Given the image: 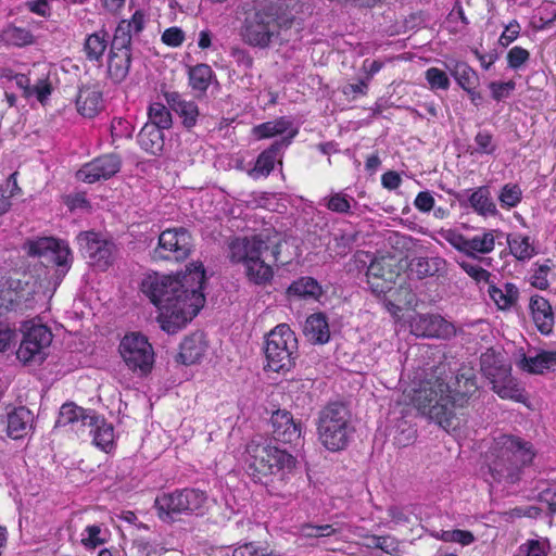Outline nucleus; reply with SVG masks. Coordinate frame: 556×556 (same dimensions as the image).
Segmentation results:
<instances>
[{"mask_svg": "<svg viewBox=\"0 0 556 556\" xmlns=\"http://www.w3.org/2000/svg\"><path fill=\"white\" fill-rule=\"evenodd\" d=\"M265 548L257 547L255 543H244L232 551V556H267Z\"/></svg>", "mask_w": 556, "mask_h": 556, "instance_id": "nucleus-59", "label": "nucleus"}, {"mask_svg": "<svg viewBox=\"0 0 556 556\" xmlns=\"http://www.w3.org/2000/svg\"><path fill=\"white\" fill-rule=\"evenodd\" d=\"M489 88L492 93V98L496 101H502L509 97L510 92L515 90L516 84L514 80L505 83L492 81L489 84Z\"/></svg>", "mask_w": 556, "mask_h": 556, "instance_id": "nucleus-53", "label": "nucleus"}, {"mask_svg": "<svg viewBox=\"0 0 556 556\" xmlns=\"http://www.w3.org/2000/svg\"><path fill=\"white\" fill-rule=\"evenodd\" d=\"M459 266L468 276H470L477 282L484 281L488 285L491 282L490 281L491 274L486 269L482 268L481 266L473 265V264H470L467 262H460Z\"/></svg>", "mask_w": 556, "mask_h": 556, "instance_id": "nucleus-54", "label": "nucleus"}, {"mask_svg": "<svg viewBox=\"0 0 556 556\" xmlns=\"http://www.w3.org/2000/svg\"><path fill=\"white\" fill-rule=\"evenodd\" d=\"M88 427L93 435V443L101 450L109 452L114 444V428L112 424L97 416V422Z\"/></svg>", "mask_w": 556, "mask_h": 556, "instance_id": "nucleus-35", "label": "nucleus"}, {"mask_svg": "<svg viewBox=\"0 0 556 556\" xmlns=\"http://www.w3.org/2000/svg\"><path fill=\"white\" fill-rule=\"evenodd\" d=\"M138 144L151 155H160L164 149L163 129L146 123L137 136Z\"/></svg>", "mask_w": 556, "mask_h": 556, "instance_id": "nucleus-27", "label": "nucleus"}, {"mask_svg": "<svg viewBox=\"0 0 556 556\" xmlns=\"http://www.w3.org/2000/svg\"><path fill=\"white\" fill-rule=\"evenodd\" d=\"M265 357L267 368L275 372L289 371L299 357V344L294 331L287 324L277 325L266 337Z\"/></svg>", "mask_w": 556, "mask_h": 556, "instance_id": "nucleus-8", "label": "nucleus"}, {"mask_svg": "<svg viewBox=\"0 0 556 556\" xmlns=\"http://www.w3.org/2000/svg\"><path fill=\"white\" fill-rule=\"evenodd\" d=\"M207 500L206 493L199 489H182L156 496L154 507L157 517L164 522H174L180 515L202 514Z\"/></svg>", "mask_w": 556, "mask_h": 556, "instance_id": "nucleus-9", "label": "nucleus"}, {"mask_svg": "<svg viewBox=\"0 0 556 556\" xmlns=\"http://www.w3.org/2000/svg\"><path fill=\"white\" fill-rule=\"evenodd\" d=\"M451 74L464 90L476 88L479 84L478 74L465 62L456 63Z\"/></svg>", "mask_w": 556, "mask_h": 556, "instance_id": "nucleus-42", "label": "nucleus"}, {"mask_svg": "<svg viewBox=\"0 0 556 556\" xmlns=\"http://www.w3.org/2000/svg\"><path fill=\"white\" fill-rule=\"evenodd\" d=\"M489 470L494 481L515 484L521 479L522 469L534 458L532 445L513 435L498 437L490 451Z\"/></svg>", "mask_w": 556, "mask_h": 556, "instance_id": "nucleus-4", "label": "nucleus"}, {"mask_svg": "<svg viewBox=\"0 0 556 556\" xmlns=\"http://www.w3.org/2000/svg\"><path fill=\"white\" fill-rule=\"evenodd\" d=\"M148 124H152L161 129H169L173 125L170 111L161 102H153L148 109Z\"/></svg>", "mask_w": 556, "mask_h": 556, "instance_id": "nucleus-43", "label": "nucleus"}, {"mask_svg": "<svg viewBox=\"0 0 556 556\" xmlns=\"http://www.w3.org/2000/svg\"><path fill=\"white\" fill-rule=\"evenodd\" d=\"M122 159L115 153L103 154L89 163H86L77 172L76 176L79 180L93 184L101 179H110L119 172Z\"/></svg>", "mask_w": 556, "mask_h": 556, "instance_id": "nucleus-15", "label": "nucleus"}, {"mask_svg": "<svg viewBox=\"0 0 556 556\" xmlns=\"http://www.w3.org/2000/svg\"><path fill=\"white\" fill-rule=\"evenodd\" d=\"M551 260H546L544 264L538 265V268L534 269L533 275L531 276V285L534 288L540 290H545L548 288L547 275L551 271Z\"/></svg>", "mask_w": 556, "mask_h": 556, "instance_id": "nucleus-51", "label": "nucleus"}, {"mask_svg": "<svg viewBox=\"0 0 556 556\" xmlns=\"http://www.w3.org/2000/svg\"><path fill=\"white\" fill-rule=\"evenodd\" d=\"M451 386L446 383L445 367H437L434 375L425 381L415 391L413 403L415 407L430 420L437 422L443 429L455 428V412L457 408L448 391Z\"/></svg>", "mask_w": 556, "mask_h": 556, "instance_id": "nucleus-5", "label": "nucleus"}, {"mask_svg": "<svg viewBox=\"0 0 556 556\" xmlns=\"http://www.w3.org/2000/svg\"><path fill=\"white\" fill-rule=\"evenodd\" d=\"M414 204L420 212H430L434 206V198L429 191H421L417 194Z\"/></svg>", "mask_w": 556, "mask_h": 556, "instance_id": "nucleus-63", "label": "nucleus"}, {"mask_svg": "<svg viewBox=\"0 0 556 556\" xmlns=\"http://www.w3.org/2000/svg\"><path fill=\"white\" fill-rule=\"evenodd\" d=\"M51 341L52 333L48 327L26 323L16 356L23 363L42 362L46 357L45 349L50 345Z\"/></svg>", "mask_w": 556, "mask_h": 556, "instance_id": "nucleus-14", "label": "nucleus"}, {"mask_svg": "<svg viewBox=\"0 0 556 556\" xmlns=\"http://www.w3.org/2000/svg\"><path fill=\"white\" fill-rule=\"evenodd\" d=\"M108 48V33L98 31L89 35L84 43L86 59L90 62H101Z\"/></svg>", "mask_w": 556, "mask_h": 556, "instance_id": "nucleus-36", "label": "nucleus"}, {"mask_svg": "<svg viewBox=\"0 0 556 556\" xmlns=\"http://www.w3.org/2000/svg\"><path fill=\"white\" fill-rule=\"evenodd\" d=\"M494 245L495 238L492 231L476 235L468 238L467 256L476 258L478 254H488L493 251Z\"/></svg>", "mask_w": 556, "mask_h": 556, "instance_id": "nucleus-41", "label": "nucleus"}, {"mask_svg": "<svg viewBox=\"0 0 556 556\" xmlns=\"http://www.w3.org/2000/svg\"><path fill=\"white\" fill-rule=\"evenodd\" d=\"M412 333L425 338L446 339L454 333V327L439 314H419L410 323Z\"/></svg>", "mask_w": 556, "mask_h": 556, "instance_id": "nucleus-19", "label": "nucleus"}, {"mask_svg": "<svg viewBox=\"0 0 556 556\" xmlns=\"http://www.w3.org/2000/svg\"><path fill=\"white\" fill-rule=\"evenodd\" d=\"M298 130H291L289 136L281 137L273 142L268 149L264 150L255 162L253 173L257 176H268L274 169L277 154L292 142Z\"/></svg>", "mask_w": 556, "mask_h": 556, "instance_id": "nucleus-20", "label": "nucleus"}, {"mask_svg": "<svg viewBox=\"0 0 556 556\" xmlns=\"http://www.w3.org/2000/svg\"><path fill=\"white\" fill-rule=\"evenodd\" d=\"M205 351L204 334L195 332L181 342L177 362L187 366L195 364L204 356Z\"/></svg>", "mask_w": 556, "mask_h": 556, "instance_id": "nucleus-26", "label": "nucleus"}, {"mask_svg": "<svg viewBox=\"0 0 556 556\" xmlns=\"http://www.w3.org/2000/svg\"><path fill=\"white\" fill-rule=\"evenodd\" d=\"M1 40L14 47H25L34 43L35 37L30 30L15 25H8L0 34Z\"/></svg>", "mask_w": 556, "mask_h": 556, "instance_id": "nucleus-38", "label": "nucleus"}, {"mask_svg": "<svg viewBox=\"0 0 556 556\" xmlns=\"http://www.w3.org/2000/svg\"><path fill=\"white\" fill-rule=\"evenodd\" d=\"M530 58L528 50L521 47H514L507 53V62L510 68L517 70Z\"/></svg>", "mask_w": 556, "mask_h": 556, "instance_id": "nucleus-55", "label": "nucleus"}, {"mask_svg": "<svg viewBox=\"0 0 556 556\" xmlns=\"http://www.w3.org/2000/svg\"><path fill=\"white\" fill-rule=\"evenodd\" d=\"M445 265L441 257H415L409 263V269L418 279L439 274Z\"/></svg>", "mask_w": 556, "mask_h": 556, "instance_id": "nucleus-34", "label": "nucleus"}, {"mask_svg": "<svg viewBox=\"0 0 556 556\" xmlns=\"http://www.w3.org/2000/svg\"><path fill=\"white\" fill-rule=\"evenodd\" d=\"M193 247L191 233L184 227L170 228L161 232L159 245L153 251L155 260L184 261Z\"/></svg>", "mask_w": 556, "mask_h": 556, "instance_id": "nucleus-13", "label": "nucleus"}, {"mask_svg": "<svg viewBox=\"0 0 556 556\" xmlns=\"http://www.w3.org/2000/svg\"><path fill=\"white\" fill-rule=\"evenodd\" d=\"M389 267V265L387 266L386 258L382 257L380 260H374L368 266L366 274L367 278L375 280L386 279V277H388V271L391 270Z\"/></svg>", "mask_w": 556, "mask_h": 556, "instance_id": "nucleus-56", "label": "nucleus"}, {"mask_svg": "<svg viewBox=\"0 0 556 556\" xmlns=\"http://www.w3.org/2000/svg\"><path fill=\"white\" fill-rule=\"evenodd\" d=\"M321 293V288L316 279L312 277H301L293 281L288 288V294L299 298H317Z\"/></svg>", "mask_w": 556, "mask_h": 556, "instance_id": "nucleus-40", "label": "nucleus"}, {"mask_svg": "<svg viewBox=\"0 0 556 556\" xmlns=\"http://www.w3.org/2000/svg\"><path fill=\"white\" fill-rule=\"evenodd\" d=\"M507 242L510 253L518 261H529L538 253L535 247L530 242V238L528 236L514 235L513 237H508Z\"/></svg>", "mask_w": 556, "mask_h": 556, "instance_id": "nucleus-39", "label": "nucleus"}, {"mask_svg": "<svg viewBox=\"0 0 556 556\" xmlns=\"http://www.w3.org/2000/svg\"><path fill=\"white\" fill-rule=\"evenodd\" d=\"M131 45L125 38H113L108 58V74L113 83L119 84L126 79L131 65Z\"/></svg>", "mask_w": 556, "mask_h": 556, "instance_id": "nucleus-17", "label": "nucleus"}, {"mask_svg": "<svg viewBox=\"0 0 556 556\" xmlns=\"http://www.w3.org/2000/svg\"><path fill=\"white\" fill-rule=\"evenodd\" d=\"M355 429L351 413L341 402H332L318 413L317 433L320 443L331 452L346 448Z\"/></svg>", "mask_w": 556, "mask_h": 556, "instance_id": "nucleus-7", "label": "nucleus"}, {"mask_svg": "<svg viewBox=\"0 0 556 556\" xmlns=\"http://www.w3.org/2000/svg\"><path fill=\"white\" fill-rule=\"evenodd\" d=\"M477 151L480 153L492 154L496 146L493 143V137L488 131H479L475 137Z\"/></svg>", "mask_w": 556, "mask_h": 556, "instance_id": "nucleus-57", "label": "nucleus"}, {"mask_svg": "<svg viewBox=\"0 0 556 556\" xmlns=\"http://www.w3.org/2000/svg\"><path fill=\"white\" fill-rule=\"evenodd\" d=\"M230 55L233 58L235 62L244 68H251L253 65V58L250 53L241 49L239 47L231 48Z\"/></svg>", "mask_w": 556, "mask_h": 556, "instance_id": "nucleus-62", "label": "nucleus"}, {"mask_svg": "<svg viewBox=\"0 0 556 556\" xmlns=\"http://www.w3.org/2000/svg\"><path fill=\"white\" fill-rule=\"evenodd\" d=\"M488 293L501 309H507L514 306L519 296L518 288L510 282H505L503 287L500 288L491 281L489 283Z\"/></svg>", "mask_w": 556, "mask_h": 556, "instance_id": "nucleus-30", "label": "nucleus"}, {"mask_svg": "<svg viewBox=\"0 0 556 556\" xmlns=\"http://www.w3.org/2000/svg\"><path fill=\"white\" fill-rule=\"evenodd\" d=\"M492 390L505 400L521 401L522 394L516 380L511 377V369H502L500 376L491 381Z\"/></svg>", "mask_w": 556, "mask_h": 556, "instance_id": "nucleus-29", "label": "nucleus"}, {"mask_svg": "<svg viewBox=\"0 0 556 556\" xmlns=\"http://www.w3.org/2000/svg\"><path fill=\"white\" fill-rule=\"evenodd\" d=\"M539 497L542 503H546L552 514L556 513V485L554 488L543 490Z\"/></svg>", "mask_w": 556, "mask_h": 556, "instance_id": "nucleus-64", "label": "nucleus"}, {"mask_svg": "<svg viewBox=\"0 0 556 556\" xmlns=\"http://www.w3.org/2000/svg\"><path fill=\"white\" fill-rule=\"evenodd\" d=\"M29 256L43 258L58 267V274L64 276L72 266V253L64 241L51 237L39 238L25 244Z\"/></svg>", "mask_w": 556, "mask_h": 556, "instance_id": "nucleus-12", "label": "nucleus"}, {"mask_svg": "<svg viewBox=\"0 0 556 556\" xmlns=\"http://www.w3.org/2000/svg\"><path fill=\"white\" fill-rule=\"evenodd\" d=\"M229 258L244 265L248 279L258 286L267 285L274 277V265L289 263L280 261L281 240L263 233L238 237L229 242Z\"/></svg>", "mask_w": 556, "mask_h": 556, "instance_id": "nucleus-3", "label": "nucleus"}, {"mask_svg": "<svg viewBox=\"0 0 556 556\" xmlns=\"http://www.w3.org/2000/svg\"><path fill=\"white\" fill-rule=\"evenodd\" d=\"M186 39L185 31L177 26L165 29L162 34L161 40L164 45L173 48L180 47Z\"/></svg>", "mask_w": 556, "mask_h": 556, "instance_id": "nucleus-52", "label": "nucleus"}, {"mask_svg": "<svg viewBox=\"0 0 556 556\" xmlns=\"http://www.w3.org/2000/svg\"><path fill=\"white\" fill-rule=\"evenodd\" d=\"M470 207L481 216L497 214L496 205L492 199L489 186L478 187L468 198Z\"/></svg>", "mask_w": 556, "mask_h": 556, "instance_id": "nucleus-32", "label": "nucleus"}, {"mask_svg": "<svg viewBox=\"0 0 556 556\" xmlns=\"http://www.w3.org/2000/svg\"><path fill=\"white\" fill-rule=\"evenodd\" d=\"M291 130H296L295 128H292V123L286 117H279L275 121L265 122L254 126L252 128V135L256 139L262 140L285 134L286 136H289Z\"/></svg>", "mask_w": 556, "mask_h": 556, "instance_id": "nucleus-31", "label": "nucleus"}, {"mask_svg": "<svg viewBox=\"0 0 556 556\" xmlns=\"http://www.w3.org/2000/svg\"><path fill=\"white\" fill-rule=\"evenodd\" d=\"M292 0H268L244 14L240 37L244 43L267 49L274 42L289 41L286 33L294 20L295 3Z\"/></svg>", "mask_w": 556, "mask_h": 556, "instance_id": "nucleus-2", "label": "nucleus"}, {"mask_svg": "<svg viewBox=\"0 0 556 556\" xmlns=\"http://www.w3.org/2000/svg\"><path fill=\"white\" fill-rule=\"evenodd\" d=\"M544 358L543 352L541 351L535 356H526L523 355L519 362V366L521 369L530 372V374H543L545 368V364L541 361Z\"/></svg>", "mask_w": 556, "mask_h": 556, "instance_id": "nucleus-49", "label": "nucleus"}, {"mask_svg": "<svg viewBox=\"0 0 556 556\" xmlns=\"http://www.w3.org/2000/svg\"><path fill=\"white\" fill-rule=\"evenodd\" d=\"M533 321L542 334H549L554 328V314L549 302L541 295H532L529 304Z\"/></svg>", "mask_w": 556, "mask_h": 556, "instance_id": "nucleus-22", "label": "nucleus"}, {"mask_svg": "<svg viewBox=\"0 0 556 556\" xmlns=\"http://www.w3.org/2000/svg\"><path fill=\"white\" fill-rule=\"evenodd\" d=\"M34 416L31 412L24 407L14 408L8 414L7 433L13 440H18L28 434L31 429Z\"/></svg>", "mask_w": 556, "mask_h": 556, "instance_id": "nucleus-25", "label": "nucleus"}, {"mask_svg": "<svg viewBox=\"0 0 556 556\" xmlns=\"http://www.w3.org/2000/svg\"><path fill=\"white\" fill-rule=\"evenodd\" d=\"M164 97L170 110L182 119V125L186 128L190 129L195 126L200 113L193 101H187L176 91L165 92Z\"/></svg>", "mask_w": 556, "mask_h": 556, "instance_id": "nucleus-21", "label": "nucleus"}, {"mask_svg": "<svg viewBox=\"0 0 556 556\" xmlns=\"http://www.w3.org/2000/svg\"><path fill=\"white\" fill-rule=\"evenodd\" d=\"M300 532L305 538H326L336 534L338 529L328 523L320 526L304 523L300 527Z\"/></svg>", "mask_w": 556, "mask_h": 556, "instance_id": "nucleus-47", "label": "nucleus"}, {"mask_svg": "<svg viewBox=\"0 0 556 556\" xmlns=\"http://www.w3.org/2000/svg\"><path fill=\"white\" fill-rule=\"evenodd\" d=\"M204 283L205 270L200 263L191 264L176 276H148L141 283V290L160 311L161 328L167 333H175L204 306Z\"/></svg>", "mask_w": 556, "mask_h": 556, "instance_id": "nucleus-1", "label": "nucleus"}, {"mask_svg": "<svg viewBox=\"0 0 556 556\" xmlns=\"http://www.w3.org/2000/svg\"><path fill=\"white\" fill-rule=\"evenodd\" d=\"M445 240L457 251L467 255L468 250V238L456 231H448L445 236Z\"/></svg>", "mask_w": 556, "mask_h": 556, "instance_id": "nucleus-61", "label": "nucleus"}, {"mask_svg": "<svg viewBox=\"0 0 556 556\" xmlns=\"http://www.w3.org/2000/svg\"><path fill=\"white\" fill-rule=\"evenodd\" d=\"M271 435L275 441L298 445L301 441L302 425L293 419L290 412L277 409L270 417Z\"/></svg>", "mask_w": 556, "mask_h": 556, "instance_id": "nucleus-18", "label": "nucleus"}, {"mask_svg": "<svg viewBox=\"0 0 556 556\" xmlns=\"http://www.w3.org/2000/svg\"><path fill=\"white\" fill-rule=\"evenodd\" d=\"M520 33L519 23L514 20L506 27L500 37V43L504 47L510 45L514 40L517 39Z\"/></svg>", "mask_w": 556, "mask_h": 556, "instance_id": "nucleus-60", "label": "nucleus"}, {"mask_svg": "<svg viewBox=\"0 0 556 556\" xmlns=\"http://www.w3.org/2000/svg\"><path fill=\"white\" fill-rule=\"evenodd\" d=\"M102 92L98 86H83L76 97L77 111L85 117L96 116L102 109Z\"/></svg>", "mask_w": 556, "mask_h": 556, "instance_id": "nucleus-24", "label": "nucleus"}, {"mask_svg": "<svg viewBox=\"0 0 556 556\" xmlns=\"http://www.w3.org/2000/svg\"><path fill=\"white\" fill-rule=\"evenodd\" d=\"M426 80L431 89L446 90L450 87V79L446 73L437 67H430L426 71Z\"/></svg>", "mask_w": 556, "mask_h": 556, "instance_id": "nucleus-48", "label": "nucleus"}, {"mask_svg": "<svg viewBox=\"0 0 556 556\" xmlns=\"http://www.w3.org/2000/svg\"><path fill=\"white\" fill-rule=\"evenodd\" d=\"M77 242L84 256L100 270L112 266L118 256V248L113 239L96 231H83L77 236Z\"/></svg>", "mask_w": 556, "mask_h": 556, "instance_id": "nucleus-11", "label": "nucleus"}, {"mask_svg": "<svg viewBox=\"0 0 556 556\" xmlns=\"http://www.w3.org/2000/svg\"><path fill=\"white\" fill-rule=\"evenodd\" d=\"M245 470L255 482L267 485L280 471H290L296 459L290 453L273 445L271 440L256 435L245 448Z\"/></svg>", "mask_w": 556, "mask_h": 556, "instance_id": "nucleus-6", "label": "nucleus"}, {"mask_svg": "<svg viewBox=\"0 0 556 556\" xmlns=\"http://www.w3.org/2000/svg\"><path fill=\"white\" fill-rule=\"evenodd\" d=\"M500 205L505 210L516 207L522 200V190L517 184H506L498 193Z\"/></svg>", "mask_w": 556, "mask_h": 556, "instance_id": "nucleus-44", "label": "nucleus"}, {"mask_svg": "<svg viewBox=\"0 0 556 556\" xmlns=\"http://www.w3.org/2000/svg\"><path fill=\"white\" fill-rule=\"evenodd\" d=\"M351 201L354 202L353 198H349L342 192H336L324 199L325 205L328 210L339 214H349L351 210Z\"/></svg>", "mask_w": 556, "mask_h": 556, "instance_id": "nucleus-46", "label": "nucleus"}, {"mask_svg": "<svg viewBox=\"0 0 556 556\" xmlns=\"http://www.w3.org/2000/svg\"><path fill=\"white\" fill-rule=\"evenodd\" d=\"M304 334L313 343H327L330 339V330L326 315L324 313L309 315L304 325Z\"/></svg>", "mask_w": 556, "mask_h": 556, "instance_id": "nucleus-28", "label": "nucleus"}, {"mask_svg": "<svg viewBox=\"0 0 556 556\" xmlns=\"http://www.w3.org/2000/svg\"><path fill=\"white\" fill-rule=\"evenodd\" d=\"M189 85L195 91L204 93L214 76L212 67L207 64L201 63L189 68Z\"/></svg>", "mask_w": 556, "mask_h": 556, "instance_id": "nucleus-37", "label": "nucleus"}, {"mask_svg": "<svg viewBox=\"0 0 556 556\" xmlns=\"http://www.w3.org/2000/svg\"><path fill=\"white\" fill-rule=\"evenodd\" d=\"M437 539L444 542H456L462 546L471 544L475 541V536L470 531L467 530H441L433 534Z\"/></svg>", "mask_w": 556, "mask_h": 556, "instance_id": "nucleus-45", "label": "nucleus"}, {"mask_svg": "<svg viewBox=\"0 0 556 556\" xmlns=\"http://www.w3.org/2000/svg\"><path fill=\"white\" fill-rule=\"evenodd\" d=\"M80 422L81 426H92L97 422V415L92 410L77 406L75 403H65L61 406L55 427H65Z\"/></svg>", "mask_w": 556, "mask_h": 556, "instance_id": "nucleus-23", "label": "nucleus"}, {"mask_svg": "<svg viewBox=\"0 0 556 556\" xmlns=\"http://www.w3.org/2000/svg\"><path fill=\"white\" fill-rule=\"evenodd\" d=\"M144 13L141 10H137L130 20H122L115 31L113 38L123 39L125 42L131 45L132 36L140 34L144 28Z\"/></svg>", "mask_w": 556, "mask_h": 556, "instance_id": "nucleus-33", "label": "nucleus"}, {"mask_svg": "<svg viewBox=\"0 0 556 556\" xmlns=\"http://www.w3.org/2000/svg\"><path fill=\"white\" fill-rule=\"evenodd\" d=\"M102 532L101 526L91 525L85 529V532L81 538V543L87 548H96L98 545H101L105 542V539L101 538L100 534Z\"/></svg>", "mask_w": 556, "mask_h": 556, "instance_id": "nucleus-50", "label": "nucleus"}, {"mask_svg": "<svg viewBox=\"0 0 556 556\" xmlns=\"http://www.w3.org/2000/svg\"><path fill=\"white\" fill-rule=\"evenodd\" d=\"M394 273L392 270L388 271V277L386 279H368V283L370 286V289L372 293L377 295L386 294L388 291L392 288V281H393Z\"/></svg>", "mask_w": 556, "mask_h": 556, "instance_id": "nucleus-58", "label": "nucleus"}, {"mask_svg": "<svg viewBox=\"0 0 556 556\" xmlns=\"http://www.w3.org/2000/svg\"><path fill=\"white\" fill-rule=\"evenodd\" d=\"M446 383L451 386L448 393L457 407H464L478 391L477 372L473 367L466 364H463Z\"/></svg>", "mask_w": 556, "mask_h": 556, "instance_id": "nucleus-16", "label": "nucleus"}, {"mask_svg": "<svg viewBox=\"0 0 556 556\" xmlns=\"http://www.w3.org/2000/svg\"><path fill=\"white\" fill-rule=\"evenodd\" d=\"M119 354L127 368L139 377L148 375L153 367V348L141 333L126 334L119 343Z\"/></svg>", "mask_w": 556, "mask_h": 556, "instance_id": "nucleus-10", "label": "nucleus"}]
</instances>
